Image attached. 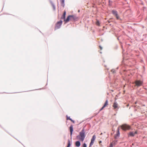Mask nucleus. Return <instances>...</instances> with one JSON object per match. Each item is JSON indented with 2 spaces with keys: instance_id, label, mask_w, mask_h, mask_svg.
Here are the masks:
<instances>
[{
  "instance_id": "obj_1",
  "label": "nucleus",
  "mask_w": 147,
  "mask_h": 147,
  "mask_svg": "<svg viewBox=\"0 0 147 147\" xmlns=\"http://www.w3.org/2000/svg\"><path fill=\"white\" fill-rule=\"evenodd\" d=\"M85 131L84 129H82L79 133V135L76 136V138L80 141L83 142L85 138Z\"/></svg>"
},
{
  "instance_id": "obj_2",
  "label": "nucleus",
  "mask_w": 147,
  "mask_h": 147,
  "mask_svg": "<svg viewBox=\"0 0 147 147\" xmlns=\"http://www.w3.org/2000/svg\"><path fill=\"white\" fill-rule=\"evenodd\" d=\"M78 19V18L75 15H70L67 17L66 20H64L65 23L67 22L69 20L72 21H75L77 20Z\"/></svg>"
},
{
  "instance_id": "obj_3",
  "label": "nucleus",
  "mask_w": 147,
  "mask_h": 147,
  "mask_svg": "<svg viewBox=\"0 0 147 147\" xmlns=\"http://www.w3.org/2000/svg\"><path fill=\"white\" fill-rule=\"evenodd\" d=\"M62 24V21L61 20L55 24V30H56L60 28Z\"/></svg>"
},
{
  "instance_id": "obj_4",
  "label": "nucleus",
  "mask_w": 147,
  "mask_h": 147,
  "mask_svg": "<svg viewBox=\"0 0 147 147\" xmlns=\"http://www.w3.org/2000/svg\"><path fill=\"white\" fill-rule=\"evenodd\" d=\"M121 129L124 130L129 129L130 128L129 126L126 124H123L121 126Z\"/></svg>"
},
{
  "instance_id": "obj_5",
  "label": "nucleus",
  "mask_w": 147,
  "mask_h": 147,
  "mask_svg": "<svg viewBox=\"0 0 147 147\" xmlns=\"http://www.w3.org/2000/svg\"><path fill=\"white\" fill-rule=\"evenodd\" d=\"M96 137L95 135H93L92 136V138L91 139V141L89 147H90L92 146L93 144L94 141L96 139Z\"/></svg>"
},
{
  "instance_id": "obj_6",
  "label": "nucleus",
  "mask_w": 147,
  "mask_h": 147,
  "mask_svg": "<svg viewBox=\"0 0 147 147\" xmlns=\"http://www.w3.org/2000/svg\"><path fill=\"white\" fill-rule=\"evenodd\" d=\"M113 107V109L114 110L118 109V104L116 101H115L114 102Z\"/></svg>"
},
{
  "instance_id": "obj_7",
  "label": "nucleus",
  "mask_w": 147,
  "mask_h": 147,
  "mask_svg": "<svg viewBox=\"0 0 147 147\" xmlns=\"http://www.w3.org/2000/svg\"><path fill=\"white\" fill-rule=\"evenodd\" d=\"M112 13L116 17L117 19L118 20L119 19V16L117 14V11L115 10H113L112 11Z\"/></svg>"
},
{
  "instance_id": "obj_8",
  "label": "nucleus",
  "mask_w": 147,
  "mask_h": 147,
  "mask_svg": "<svg viewBox=\"0 0 147 147\" xmlns=\"http://www.w3.org/2000/svg\"><path fill=\"white\" fill-rule=\"evenodd\" d=\"M135 83L136 86H139L142 84V82L140 80H136L135 81Z\"/></svg>"
},
{
  "instance_id": "obj_9",
  "label": "nucleus",
  "mask_w": 147,
  "mask_h": 147,
  "mask_svg": "<svg viewBox=\"0 0 147 147\" xmlns=\"http://www.w3.org/2000/svg\"><path fill=\"white\" fill-rule=\"evenodd\" d=\"M108 101L107 100L105 101V103L103 105V106L102 107V108L100 110L99 112L102 110L103 109L107 106L108 105Z\"/></svg>"
},
{
  "instance_id": "obj_10",
  "label": "nucleus",
  "mask_w": 147,
  "mask_h": 147,
  "mask_svg": "<svg viewBox=\"0 0 147 147\" xmlns=\"http://www.w3.org/2000/svg\"><path fill=\"white\" fill-rule=\"evenodd\" d=\"M70 131V136H72V132L73 131V126L72 125H71L69 127Z\"/></svg>"
},
{
  "instance_id": "obj_11",
  "label": "nucleus",
  "mask_w": 147,
  "mask_h": 147,
  "mask_svg": "<svg viewBox=\"0 0 147 147\" xmlns=\"http://www.w3.org/2000/svg\"><path fill=\"white\" fill-rule=\"evenodd\" d=\"M137 133V131H135V132H131L129 133V135L131 136H134L135 134Z\"/></svg>"
},
{
  "instance_id": "obj_12",
  "label": "nucleus",
  "mask_w": 147,
  "mask_h": 147,
  "mask_svg": "<svg viewBox=\"0 0 147 147\" xmlns=\"http://www.w3.org/2000/svg\"><path fill=\"white\" fill-rule=\"evenodd\" d=\"M75 146H76L79 147L80 146V143L79 141H77L75 142Z\"/></svg>"
},
{
  "instance_id": "obj_13",
  "label": "nucleus",
  "mask_w": 147,
  "mask_h": 147,
  "mask_svg": "<svg viewBox=\"0 0 147 147\" xmlns=\"http://www.w3.org/2000/svg\"><path fill=\"white\" fill-rule=\"evenodd\" d=\"M66 14V12L65 11L63 13V15H62V16L61 17V19H64V20H65V17Z\"/></svg>"
},
{
  "instance_id": "obj_14",
  "label": "nucleus",
  "mask_w": 147,
  "mask_h": 147,
  "mask_svg": "<svg viewBox=\"0 0 147 147\" xmlns=\"http://www.w3.org/2000/svg\"><path fill=\"white\" fill-rule=\"evenodd\" d=\"M68 144H67V146L70 147V146L71 145L70 140H68Z\"/></svg>"
},
{
  "instance_id": "obj_15",
  "label": "nucleus",
  "mask_w": 147,
  "mask_h": 147,
  "mask_svg": "<svg viewBox=\"0 0 147 147\" xmlns=\"http://www.w3.org/2000/svg\"><path fill=\"white\" fill-rule=\"evenodd\" d=\"M96 24L97 25L99 26L100 25L99 22L98 21H97L96 22Z\"/></svg>"
},
{
  "instance_id": "obj_16",
  "label": "nucleus",
  "mask_w": 147,
  "mask_h": 147,
  "mask_svg": "<svg viewBox=\"0 0 147 147\" xmlns=\"http://www.w3.org/2000/svg\"><path fill=\"white\" fill-rule=\"evenodd\" d=\"M119 129H118L117 134V136H119Z\"/></svg>"
},
{
  "instance_id": "obj_17",
  "label": "nucleus",
  "mask_w": 147,
  "mask_h": 147,
  "mask_svg": "<svg viewBox=\"0 0 147 147\" xmlns=\"http://www.w3.org/2000/svg\"><path fill=\"white\" fill-rule=\"evenodd\" d=\"M61 3L63 5H64V0H62L61 1Z\"/></svg>"
},
{
  "instance_id": "obj_18",
  "label": "nucleus",
  "mask_w": 147,
  "mask_h": 147,
  "mask_svg": "<svg viewBox=\"0 0 147 147\" xmlns=\"http://www.w3.org/2000/svg\"><path fill=\"white\" fill-rule=\"evenodd\" d=\"M83 147H87L85 143H84L83 144Z\"/></svg>"
},
{
  "instance_id": "obj_19",
  "label": "nucleus",
  "mask_w": 147,
  "mask_h": 147,
  "mask_svg": "<svg viewBox=\"0 0 147 147\" xmlns=\"http://www.w3.org/2000/svg\"><path fill=\"white\" fill-rule=\"evenodd\" d=\"M71 119L70 118V117H67V120H70V119Z\"/></svg>"
},
{
  "instance_id": "obj_20",
  "label": "nucleus",
  "mask_w": 147,
  "mask_h": 147,
  "mask_svg": "<svg viewBox=\"0 0 147 147\" xmlns=\"http://www.w3.org/2000/svg\"><path fill=\"white\" fill-rule=\"evenodd\" d=\"M110 147H113V145L112 143H111L110 144Z\"/></svg>"
},
{
  "instance_id": "obj_21",
  "label": "nucleus",
  "mask_w": 147,
  "mask_h": 147,
  "mask_svg": "<svg viewBox=\"0 0 147 147\" xmlns=\"http://www.w3.org/2000/svg\"><path fill=\"white\" fill-rule=\"evenodd\" d=\"M70 120L72 122H73V123H74L75 122V121H74L72 120L71 119H70Z\"/></svg>"
},
{
  "instance_id": "obj_22",
  "label": "nucleus",
  "mask_w": 147,
  "mask_h": 147,
  "mask_svg": "<svg viewBox=\"0 0 147 147\" xmlns=\"http://www.w3.org/2000/svg\"><path fill=\"white\" fill-rule=\"evenodd\" d=\"M99 48L100 50H102V47H101L100 46H99Z\"/></svg>"
},
{
  "instance_id": "obj_23",
  "label": "nucleus",
  "mask_w": 147,
  "mask_h": 147,
  "mask_svg": "<svg viewBox=\"0 0 147 147\" xmlns=\"http://www.w3.org/2000/svg\"><path fill=\"white\" fill-rule=\"evenodd\" d=\"M101 143V141H100V142H99V143Z\"/></svg>"
},
{
  "instance_id": "obj_24",
  "label": "nucleus",
  "mask_w": 147,
  "mask_h": 147,
  "mask_svg": "<svg viewBox=\"0 0 147 147\" xmlns=\"http://www.w3.org/2000/svg\"><path fill=\"white\" fill-rule=\"evenodd\" d=\"M129 106V105H127V106Z\"/></svg>"
},
{
  "instance_id": "obj_25",
  "label": "nucleus",
  "mask_w": 147,
  "mask_h": 147,
  "mask_svg": "<svg viewBox=\"0 0 147 147\" xmlns=\"http://www.w3.org/2000/svg\"><path fill=\"white\" fill-rule=\"evenodd\" d=\"M67 147H69L67 146Z\"/></svg>"
}]
</instances>
